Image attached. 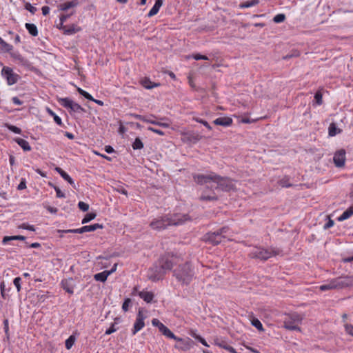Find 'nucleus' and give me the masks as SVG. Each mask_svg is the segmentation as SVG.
<instances>
[{
  "mask_svg": "<svg viewBox=\"0 0 353 353\" xmlns=\"http://www.w3.org/2000/svg\"><path fill=\"white\" fill-rule=\"evenodd\" d=\"M132 304V301L130 298H125L122 304V310L124 312H127L129 309L130 305Z\"/></svg>",
  "mask_w": 353,
  "mask_h": 353,
  "instance_id": "obj_49",
  "label": "nucleus"
},
{
  "mask_svg": "<svg viewBox=\"0 0 353 353\" xmlns=\"http://www.w3.org/2000/svg\"><path fill=\"white\" fill-rule=\"evenodd\" d=\"M138 295L147 303H151L152 302H154V294L152 292L143 290L139 292Z\"/></svg>",
  "mask_w": 353,
  "mask_h": 353,
  "instance_id": "obj_20",
  "label": "nucleus"
},
{
  "mask_svg": "<svg viewBox=\"0 0 353 353\" xmlns=\"http://www.w3.org/2000/svg\"><path fill=\"white\" fill-rule=\"evenodd\" d=\"M199 199L201 201H217L219 197L215 193L214 189L210 188V187L207 185L203 191Z\"/></svg>",
  "mask_w": 353,
  "mask_h": 353,
  "instance_id": "obj_12",
  "label": "nucleus"
},
{
  "mask_svg": "<svg viewBox=\"0 0 353 353\" xmlns=\"http://www.w3.org/2000/svg\"><path fill=\"white\" fill-rule=\"evenodd\" d=\"M222 239L216 231L208 232L205 234V241L214 245L219 244L222 241Z\"/></svg>",
  "mask_w": 353,
  "mask_h": 353,
  "instance_id": "obj_16",
  "label": "nucleus"
},
{
  "mask_svg": "<svg viewBox=\"0 0 353 353\" xmlns=\"http://www.w3.org/2000/svg\"><path fill=\"white\" fill-rule=\"evenodd\" d=\"M79 4L78 0H72L70 1H66L63 3L58 5V10L61 11H66L70 8H74Z\"/></svg>",
  "mask_w": 353,
  "mask_h": 353,
  "instance_id": "obj_19",
  "label": "nucleus"
},
{
  "mask_svg": "<svg viewBox=\"0 0 353 353\" xmlns=\"http://www.w3.org/2000/svg\"><path fill=\"white\" fill-rule=\"evenodd\" d=\"M130 116L136 119H138V120H140V121H142L143 122H146L147 121V119L145 117L143 116V115H141V114H130Z\"/></svg>",
  "mask_w": 353,
  "mask_h": 353,
  "instance_id": "obj_60",
  "label": "nucleus"
},
{
  "mask_svg": "<svg viewBox=\"0 0 353 353\" xmlns=\"http://www.w3.org/2000/svg\"><path fill=\"white\" fill-rule=\"evenodd\" d=\"M53 188L54 189V190L56 192V196L57 198H65V194L61 192V190L59 189V187H57V185H53Z\"/></svg>",
  "mask_w": 353,
  "mask_h": 353,
  "instance_id": "obj_58",
  "label": "nucleus"
},
{
  "mask_svg": "<svg viewBox=\"0 0 353 353\" xmlns=\"http://www.w3.org/2000/svg\"><path fill=\"white\" fill-rule=\"evenodd\" d=\"M192 57L195 60H208V57L207 56L200 54H194L192 55Z\"/></svg>",
  "mask_w": 353,
  "mask_h": 353,
  "instance_id": "obj_62",
  "label": "nucleus"
},
{
  "mask_svg": "<svg viewBox=\"0 0 353 353\" xmlns=\"http://www.w3.org/2000/svg\"><path fill=\"white\" fill-rule=\"evenodd\" d=\"M192 217L188 214L175 213L172 215L165 214L154 219L150 223V227L154 230L161 231L170 225H179L188 221H192Z\"/></svg>",
  "mask_w": 353,
  "mask_h": 353,
  "instance_id": "obj_1",
  "label": "nucleus"
},
{
  "mask_svg": "<svg viewBox=\"0 0 353 353\" xmlns=\"http://www.w3.org/2000/svg\"><path fill=\"white\" fill-rule=\"evenodd\" d=\"M141 83L145 89L148 90L157 88L160 85V83L152 82L149 78L146 77L141 81Z\"/></svg>",
  "mask_w": 353,
  "mask_h": 353,
  "instance_id": "obj_25",
  "label": "nucleus"
},
{
  "mask_svg": "<svg viewBox=\"0 0 353 353\" xmlns=\"http://www.w3.org/2000/svg\"><path fill=\"white\" fill-rule=\"evenodd\" d=\"M316 103L319 105L323 103V94L320 90H318L314 94Z\"/></svg>",
  "mask_w": 353,
  "mask_h": 353,
  "instance_id": "obj_45",
  "label": "nucleus"
},
{
  "mask_svg": "<svg viewBox=\"0 0 353 353\" xmlns=\"http://www.w3.org/2000/svg\"><path fill=\"white\" fill-rule=\"evenodd\" d=\"M163 334L169 339H174L176 341H182V339L176 336L168 327L163 332Z\"/></svg>",
  "mask_w": 353,
  "mask_h": 353,
  "instance_id": "obj_37",
  "label": "nucleus"
},
{
  "mask_svg": "<svg viewBox=\"0 0 353 353\" xmlns=\"http://www.w3.org/2000/svg\"><path fill=\"white\" fill-rule=\"evenodd\" d=\"M252 325L259 331H263V325L261 322L256 318H253L251 321Z\"/></svg>",
  "mask_w": 353,
  "mask_h": 353,
  "instance_id": "obj_43",
  "label": "nucleus"
},
{
  "mask_svg": "<svg viewBox=\"0 0 353 353\" xmlns=\"http://www.w3.org/2000/svg\"><path fill=\"white\" fill-rule=\"evenodd\" d=\"M353 285V276H339L330 280L327 284L321 285L319 289L321 291H327L333 289H341Z\"/></svg>",
  "mask_w": 353,
  "mask_h": 353,
  "instance_id": "obj_4",
  "label": "nucleus"
},
{
  "mask_svg": "<svg viewBox=\"0 0 353 353\" xmlns=\"http://www.w3.org/2000/svg\"><path fill=\"white\" fill-rule=\"evenodd\" d=\"M334 221L332 219H331L330 218H329L327 222L324 225L323 228L325 230L329 229L334 225Z\"/></svg>",
  "mask_w": 353,
  "mask_h": 353,
  "instance_id": "obj_64",
  "label": "nucleus"
},
{
  "mask_svg": "<svg viewBox=\"0 0 353 353\" xmlns=\"http://www.w3.org/2000/svg\"><path fill=\"white\" fill-rule=\"evenodd\" d=\"M19 228L28 230L30 231H35V227L32 225H30L28 223H23L19 225Z\"/></svg>",
  "mask_w": 353,
  "mask_h": 353,
  "instance_id": "obj_50",
  "label": "nucleus"
},
{
  "mask_svg": "<svg viewBox=\"0 0 353 353\" xmlns=\"http://www.w3.org/2000/svg\"><path fill=\"white\" fill-rule=\"evenodd\" d=\"M25 9L28 10L31 14H34L37 12V8L32 6L30 3L26 2L24 5Z\"/></svg>",
  "mask_w": 353,
  "mask_h": 353,
  "instance_id": "obj_52",
  "label": "nucleus"
},
{
  "mask_svg": "<svg viewBox=\"0 0 353 353\" xmlns=\"http://www.w3.org/2000/svg\"><path fill=\"white\" fill-rule=\"evenodd\" d=\"M193 120L203 124L208 130H212V126L205 121L199 117H194Z\"/></svg>",
  "mask_w": 353,
  "mask_h": 353,
  "instance_id": "obj_44",
  "label": "nucleus"
},
{
  "mask_svg": "<svg viewBox=\"0 0 353 353\" xmlns=\"http://www.w3.org/2000/svg\"><path fill=\"white\" fill-rule=\"evenodd\" d=\"M166 272L164 270L161 269V265L159 263H155L148 269L147 276L149 280L153 282H157L159 280H162Z\"/></svg>",
  "mask_w": 353,
  "mask_h": 353,
  "instance_id": "obj_8",
  "label": "nucleus"
},
{
  "mask_svg": "<svg viewBox=\"0 0 353 353\" xmlns=\"http://www.w3.org/2000/svg\"><path fill=\"white\" fill-rule=\"evenodd\" d=\"M14 141L16 142L26 152L30 151L32 149L29 143L23 139L17 137L14 139Z\"/></svg>",
  "mask_w": 353,
  "mask_h": 353,
  "instance_id": "obj_22",
  "label": "nucleus"
},
{
  "mask_svg": "<svg viewBox=\"0 0 353 353\" xmlns=\"http://www.w3.org/2000/svg\"><path fill=\"white\" fill-rule=\"evenodd\" d=\"M182 261L180 256L173 252H166L159 259V263L165 272L172 270L173 266Z\"/></svg>",
  "mask_w": 353,
  "mask_h": 353,
  "instance_id": "obj_5",
  "label": "nucleus"
},
{
  "mask_svg": "<svg viewBox=\"0 0 353 353\" xmlns=\"http://www.w3.org/2000/svg\"><path fill=\"white\" fill-rule=\"evenodd\" d=\"M96 216H97V214L95 212L87 213L85 215V216L83 217V219H82L81 223L82 224H85V223H87L90 222V221H92L94 219H95Z\"/></svg>",
  "mask_w": 353,
  "mask_h": 353,
  "instance_id": "obj_40",
  "label": "nucleus"
},
{
  "mask_svg": "<svg viewBox=\"0 0 353 353\" xmlns=\"http://www.w3.org/2000/svg\"><path fill=\"white\" fill-rule=\"evenodd\" d=\"M279 253L280 250L275 248H265L261 246H254L253 249L249 252L248 256L250 259L265 261L271 257L279 254Z\"/></svg>",
  "mask_w": 353,
  "mask_h": 353,
  "instance_id": "obj_3",
  "label": "nucleus"
},
{
  "mask_svg": "<svg viewBox=\"0 0 353 353\" xmlns=\"http://www.w3.org/2000/svg\"><path fill=\"white\" fill-rule=\"evenodd\" d=\"M259 3V0H251L247 1L239 4L240 8H248L254 6H256Z\"/></svg>",
  "mask_w": 353,
  "mask_h": 353,
  "instance_id": "obj_36",
  "label": "nucleus"
},
{
  "mask_svg": "<svg viewBox=\"0 0 353 353\" xmlns=\"http://www.w3.org/2000/svg\"><path fill=\"white\" fill-rule=\"evenodd\" d=\"M353 214V204L345 210L342 214L338 217L339 221H343L349 219Z\"/></svg>",
  "mask_w": 353,
  "mask_h": 353,
  "instance_id": "obj_28",
  "label": "nucleus"
},
{
  "mask_svg": "<svg viewBox=\"0 0 353 353\" xmlns=\"http://www.w3.org/2000/svg\"><path fill=\"white\" fill-rule=\"evenodd\" d=\"M25 27L28 31L29 34L32 37H37L38 35V29L35 24L26 23Z\"/></svg>",
  "mask_w": 353,
  "mask_h": 353,
  "instance_id": "obj_29",
  "label": "nucleus"
},
{
  "mask_svg": "<svg viewBox=\"0 0 353 353\" xmlns=\"http://www.w3.org/2000/svg\"><path fill=\"white\" fill-rule=\"evenodd\" d=\"M85 232H93L95 231L97 229H102L103 228V225L100 223H94L90 225H85Z\"/></svg>",
  "mask_w": 353,
  "mask_h": 353,
  "instance_id": "obj_41",
  "label": "nucleus"
},
{
  "mask_svg": "<svg viewBox=\"0 0 353 353\" xmlns=\"http://www.w3.org/2000/svg\"><path fill=\"white\" fill-rule=\"evenodd\" d=\"M345 332L353 336V325L352 324H345Z\"/></svg>",
  "mask_w": 353,
  "mask_h": 353,
  "instance_id": "obj_61",
  "label": "nucleus"
},
{
  "mask_svg": "<svg viewBox=\"0 0 353 353\" xmlns=\"http://www.w3.org/2000/svg\"><path fill=\"white\" fill-rule=\"evenodd\" d=\"M3 323L4 332L6 334V338L4 340L9 341H10V332H9L8 319H4Z\"/></svg>",
  "mask_w": 353,
  "mask_h": 353,
  "instance_id": "obj_42",
  "label": "nucleus"
},
{
  "mask_svg": "<svg viewBox=\"0 0 353 353\" xmlns=\"http://www.w3.org/2000/svg\"><path fill=\"white\" fill-rule=\"evenodd\" d=\"M10 56L16 61H18L23 65H28L29 61L19 52H10Z\"/></svg>",
  "mask_w": 353,
  "mask_h": 353,
  "instance_id": "obj_24",
  "label": "nucleus"
},
{
  "mask_svg": "<svg viewBox=\"0 0 353 353\" xmlns=\"http://www.w3.org/2000/svg\"><path fill=\"white\" fill-rule=\"evenodd\" d=\"M278 184L282 188H290L293 186V184L290 183V177L286 175L278 181Z\"/></svg>",
  "mask_w": 353,
  "mask_h": 353,
  "instance_id": "obj_31",
  "label": "nucleus"
},
{
  "mask_svg": "<svg viewBox=\"0 0 353 353\" xmlns=\"http://www.w3.org/2000/svg\"><path fill=\"white\" fill-rule=\"evenodd\" d=\"M54 170L64 180L67 181L71 185L74 186V182L73 179L63 169L59 167H56Z\"/></svg>",
  "mask_w": 353,
  "mask_h": 353,
  "instance_id": "obj_23",
  "label": "nucleus"
},
{
  "mask_svg": "<svg viewBox=\"0 0 353 353\" xmlns=\"http://www.w3.org/2000/svg\"><path fill=\"white\" fill-rule=\"evenodd\" d=\"M213 183H215L216 185L215 186L211 185L210 188H214L216 190L230 192L234 188V185L231 179L221 176L216 173L214 175Z\"/></svg>",
  "mask_w": 353,
  "mask_h": 353,
  "instance_id": "obj_6",
  "label": "nucleus"
},
{
  "mask_svg": "<svg viewBox=\"0 0 353 353\" xmlns=\"http://www.w3.org/2000/svg\"><path fill=\"white\" fill-rule=\"evenodd\" d=\"M114 190L119 193L128 196L127 190L121 185H117L116 187L114 188Z\"/></svg>",
  "mask_w": 353,
  "mask_h": 353,
  "instance_id": "obj_51",
  "label": "nucleus"
},
{
  "mask_svg": "<svg viewBox=\"0 0 353 353\" xmlns=\"http://www.w3.org/2000/svg\"><path fill=\"white\" fill-rule=\"evenodd\" d=\"M81 28L77 26L74 24H72L70 26H66V27L64 28L63 34L67 35H71L81 31Z\"/></svg>",
  "mask_w": 353,
  "mask_h": 353,
  "instance_id": "obj_26",
  "label": "nucleus"
},
{
  "mask_svg": "<svg viewBox=\"0 0 353 353\" xmlns=\"http://www.w3.org/2000/svg\"><path fill=\"white\" fill-rule=\"evenodd\" d=\"M232 119L228 117H219L213 121L214 124L223 127L230 126L232 125Z\"/></svg>",
  "mask_w": 353,
  "mask_h": 353,
  "instance_id": "obj_18",
  "label": "nucleus"
},
{
  "mask_svg": "<svg viewBox=\"0 0 353 353\" xmlns=\"http://www.w3.org/2000/svg\"><path fill=\"white\" fill-rule=\"evenodd\" d=\"M146 316L143 314L142 309L139 308L137 314L136 320L132 329V334L135 335L139 331H140L144 326V320Z\"/></svg>",
  "mask_w": 353,
  "mask_h": 353,
  "instance_id": "obj_11",
  "label": "nucleus"
},
{
  "mask_svg": "<svg viewBox=\"0 0 353 353\" xmlns=\"http://www.w3.org/2000/svg\"><path fill=\"white\" fill-rule=\"evenodd\" d=\"M77 91L81 95L83 96V97H85L86 99L88 100H93V97L92 96L88 93V92L83 90V89L80 88H77Z\"/></svg>",
  "mask_w": 353,
  "mask_h": 353,
  "instance_id": "obj_46",
  "label": "nucleus"
},
{
  "mask_svg": "<svg viewBox=\"0 0 353 353\" xmlns=\"http://www.w3.org/2000/svg\"><path fill=\"white\" fill-rule=\"evenodd\" d=\"M6 127L8 128V129L9 130H10L11 132H12L14 133L20 134L22 132L21 129L18 128L17 126H15V125H13L11 124H7Z\"/></svg>",
  "mask_w": 353,
  "mask_h": 353,
  "instance_id": "obj_47",
  "label": "nucleus"
},
{
  "mask_svg": "<svg viewBox=\"0 0 353 353\" xmlns=\"http://www.w3.org/2000/svg\"><path fill=\"white\" fill-rule=\"evenodd\" d=\"M0 49L2 52H10L13 46L8 43H6L3 39L0 37Z\"/></svg>",
  "mask_w": 353,
  "mask_h": 353,
  "instance_id": "obj_32",
  "label": "nucleus"
},
{
  "mask_svg": "<svg viewBox=\"0 0 353 353\" xmlns=\"http://www.w3.org/2000/svg\"><path fill=\"white\" fill-rule=\"evenodd\" d=\"M44 208L52 214H57L58 212V209L54 207H52L50 205H44Z\"/></svg>",
  "mask_w": 353,
  "mask_h": 353,
  "instance_id": "obj_63",
  "label": "nucleus"
},
{
  "mask_svg": "<svg viewBox=\"0 0 353 353\" xmlns=\"http://www.w3.org/2000/svg\"><path fill=\"white\" fill-rule=\"evenodd\" d=\"M58 101L60 103V105H62L63 107L67 109H70V112H85V110L83 107H81V105H80L77 103H75L70 98H60L59 99Z\"/></svg>",
  "mask_w": 353,
  "mask_h": 353,
  "instance_id": "obj_9",
  "label": "nucleus"
},
{
  "mask_svg": "<svg viewBox=\"0 0 353 353\" xmlns=\"http://www.w3.org/2000/svg\"><path fill=\"white\" fill-rule=\"evenodd\" d=\"M47 112L49 115L52 116L54 119V122L59 126L63 125L62 120L61 119L55 114L50 108H47L46 109Z\"/></svg>",
  "mask_w": 353,
  "mask_h": 353,
  "instance_id": "obj_35",
  "label": "nucleus"
},
{
  "mask_svg": "<svg viewBox=\"0 0 353 353\" xmlns=\"http://www.w3.org/2000/svg\"><path fill=\"white\" fill-rule=\"evenodd\" d=\"M285 19V15L284 14H278L273 18V21L276 23L283 22Z\"/></svg>",
  "mask_w": 353,
  "mask_h": 353,
  "instance_id": "obj_48",
  "label": "nucleus"
},
{
  "mask_svg": "<svg viewBox=\"0 0 353 353\" xmlns=\"http://www.w3.org/2000/svg\"><path fill=\"white\" fill-rule=\"evenodd\" d=\"M108 277V271L105 270V271H103L101 272H99V273H97V274H95L94 275V279L97 281H101V282H105L107 279Z\"/></svg>",
  "mask_w": 353,
  "mask_h": 353,
  "instance_id": "obj_34",
  "label": "nucleus"
},
{
  "mask_svg": "<svg viewBox=\"0 0 353 353\" xmlns=\"http://www.w3.org/2000/svg\"><path fill=\"white\" fill-rule=\"evenodd\" d=\"M302 319L298 314L294 313L288 314L284 319L283 327L288 330H298L301 331V328L298 324L301 323Z\"/></svg>",
  "mask_w": 353,
  "mask_h": 353,
  "instance_id": "obj_7",
  "label": "nucleus"
},
{
  "mask_svg": "<svg viewBox=\"0 0 353 353\" xmlns=\"http://www.w3.org/2000/svg\"><path fill=\"white\" fill-rule=\"evenodd\" d=\"M163 0H156L154 5L148 13V17H152L157 14L163 5Z\"/></svg>",
  "mask_w": 353,
  "mask_h": 353,
  "instance_id": "obj_21",
  "label": "nucleus"
},
{
  "mask_svg": "<svg viewBox=\"0 0 353 353\" xmlns=\"http://www.w3.org/2000/svg\"><path fill=\"white\" fill-rule=\"evenodd\" d=\"M194 272L189 262L179 264L174 270L173 276L183 285H189L194 277Z\"/></svg>",
  "mask_w": 353,
  "mask_h": 353,
  "instance_id": "obj_2",
  "label": "nucleus"
},
{
  "mask_svg": "<svg viewBox=\"0 0 353 353\" xmlns=\"http://www.w3.org/2000/svg\"><path fill=\"white\" fill-rule=\"evenodd\" d=\"M61 285V288L68 294H72L74 293V284L72 278L62 280Z\"/></svg>",
  "mask_w": 353,
  "mask_h": 353,
  "instance_id": "obj_17",
  "label": "nucleus"
},
{
  "mask_svg": "<svg viewBox=\"0 0 353 353\" xmlns=\"http://www.w3.org/2000/svg\"><path fill=\"white\" fill-rule=\"evenodd\" d=\"M146 123H152V124L157 125L161 126V127H164V128H168L169 125H170L167 123H161V122H159V121H154V120H150V119H147Z\"/></svg>",
  "mask_w": 353,
  "mask_h": 353,
  "instance_id": "obj_54",
  "label": "nucleus"
},
{
  "mask_svg": "<svg viewBox=\"0 0 353 353\" xmlns=\"http://www.w3.org/2000/svg\"><path fill=\"white\" fill-rule=\"evenodd\" d=\"M215 174L214 172H211L210 174H194L193 176L194 181L199 184L203 185L208 183H210V181L213 182L214 175Z\"/></svg>",
  "mask_w": 353,
  "mask_h": 353,
  "instance_id": "obj_14",
  "label": "nucleus"
},
{
  "mask_svg": "<svg viewBox=\"0 0 353 353\" xmlns=\"http://www.w3.org/2000/svg\"><path fill=\"white\" fill-rule=\"evenodd\" d=\"M203 136L196 132L190 131L183 134L184 141L191 144H195L203 139Z\"/></svg>",
  "mask_w": 353,
  "mask_h": 353,
  "instance_id": "obj_13",
  "label": "nucleus"
},
{
  "mask_svg": "<svg viewBox=\"0 0 353 353\" xmlns=\"http://www.w3.org/2000/svg\"><path fill=\"white\" fill-rule=\"evenodd\" d=\"M119 321H120V318H119V317L115 318L114 323H112L111 326L108 329L106 330L105 334L109 335V334H111L115 332L118 330V327H116L115 325L117 324L119 322Z\"/></svg>",
  "mask_w": 353,
  "mask_h": 353,
  "instance_id": "obj_38",
  "label": "nucleus"
},
{
  "mask_svg": "<svg viewBox=\"0 0 353 353\" xmlns=\"http://www.w3.org/2000/svg\"><path fill=\"white\" fill-rule=\"evenodd\" d=\"M1 75L6 79L9 85H14L20 79V76L14 72L13 70L8 66H4L1 70Z\"/></svg>",
  "mask_w": 353,
  "mask_h": 353,
  "instance_id": "obj_10",
  "label": "nucleus"
},
{
  "mask_svg": "<svg viewBox=\"0 0 353 353\" xmlns=\"http://www.w3.org/2000/svg\"><path fill=\"white\" fill-rule=\"evenodd\" d=\"M335 165L338 168L344 166L345 161V150L341 149L335 152L333 157Z\"/></svg>",
  "mask_w": 353,
  "mask_h": 353,
  "instance_id": "obj_15",
  "label": "nucleus"
},
{
  "mask_svg": "<svg viewBox=\"0 0 353 353\" xmlns=\"http://www.w3.org/2000/svg\"><path fill=\"white\" fill-rule=\"evenodd\" d=\"M75 334H79L77 331L74 333H73L72 335H70L65 340V346L67 350H70L73 346V345L76 341Z\"/></svg>",
  "mask_w": 353,
  "mask_h": 353,
  "instance_id": "obj_33",
  "label": "nucleus"
},
{
  "mask_svg": "<svg viewBox=\"0 0 353 353\" xmlns=\"http://www.w3.org/2000/svg\"><path fill=\"white\" fill-rule=\"evenodd\" d=\"M21 279L19 276L14 278L13 280V283H14V286L16 287L18 292H19L21 290Z\"/></svg>",
  "mask_w": 353,
  "mask_h": 353,
  "instance_id": "obj_53",
  "label": "nucleus"
},
{
  "mask_svg": "<svg viewBox=\"0 0 353 353\" xmlns=\"http://www.w3.org/2000/svg\"><path fill=\"white\" fill-rule=\"evenodd\" d=\"M26 188V180L24 178L21 179L20 183L17 186L18 190H22Z\"/></svg>",
  "mask_w": 353,
  "mask_h": 353,
  "instance_id": "obj_59",
  "label": "nucleus"
},
{
  "mask_svg": "<svg viewBox=\"0 0 353 353\" xmlns=\"http://www.w3.org/2000/svg\"><path fill=\"white\" fill-rule=\"evenodd\" d=\"M132 148L134 150H141L142 148H143V143L142 142L141 139L139 138V137H137L134 142L132 143Z\"/></svg>",
  "mask_w": 353,
  "mask_h": 353,
  "instance_id": "obj_39",
  "label": "nucleus"
},
{
  "mask_svg": "<svg viewBox=\"0 0 353 353\" xmlns=\"http://www.w3.org/2000/svg\"><path fill=\"white\" fill-rule=\"evenodd\" d=\"M214 344L223 349H224V347H226L228 345L225 341L219 339H214Z\"/></svg>",
  "mask_w": 353,
  "mask_h": 353,
  "instance_id": "obj_55",
  "label": "nucleus"
},
{
  "mask_svg": "<svg viewBox=\"0 0 353 353\" xmlns=\"http://www.w3.org/2000/svg\"><path fill=\"white\" fill-rule=\"evenodd\" d=\"M342 132V130L337 128L336 124L334 122L331 123L328 128V134L330 137H334Z\"/></svg>",
  "mask_w": 353,
  "mask_h": 353,
  "instance_id": "obj_27",
  "label": "nucleus"
},
{
  "mask_svg": "<svg viewBox=\"0 0 353 353\" xmlns=\"http://www.w3.org/2000/svg\"><path fill=\"white\" fill-rule=\"evenodd\" d=\"M13 240H20V241H24L26 240V236L22 235H15V236H5L3 238L2 243L3 245L7 244L9 241H13Z\"/></svg>",
  "mask_w": 353,
  "mask_h": 353,
  "instance_id": "obj_30",
  "label": "nucleus"
},
{
  "mask_svg": "<svg viewBox=\"0 0 353 353\" xmlns=\"http://www.w3.org/2000/svg\"><path fill=\"white\" fill-rule=\"evenodd\" d=\"M78 207L83 212H87L89 210V205L83 201H79Z\"/></svg>",
  "mask_w": 353,
  "mask_h": 353,
  "instance_id": "obj_56",
  "label": "nucleus"
},
{
  "mask_svg": "<svg viewBox=\"0 0 353 353\" xmlns=\"http://www.w3.org/2000/svg\"><path fill=\"white\" fill-rule=\"evenodd\" d=\"M229 230V228L228 226L222 227L221 228L216 230V232L220 234V236L223 239L225 238V234H226Z\"/></svg>",
  "mask_w": 353,
  "mask_h": 353,
  "instance_id": "obj_57",
  "label": "nucleus"
}]
</instances>
